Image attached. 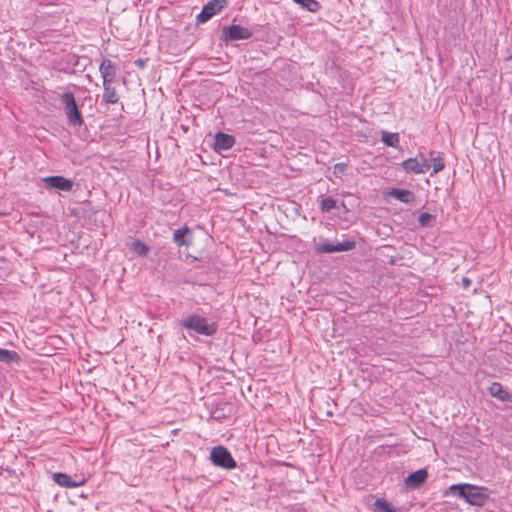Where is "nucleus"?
I'll list each match as a JSON object with an SVG mask.
<instances>
[{
  "label": "nucleus",
  "mask_w": 512,
  "mask_h": 512,
  "mask_svg": "<svg viewBox=\"0 0 512 512\" xmlns=\"http://www.w3.org/2000/svg\"><path fill=\"white\" fill-rule=\"evenodd\" d=\"M452 495L463 498L472 506L482 507L489 500L490 493L488 488L468 483L454 484L449 487Z\"/></svg>",
  "instance_id": "nucleus-1"
},
{
  "label": "nucleus",
  "mask_w": 512,
  "mask_h": 512,
  "mask_svg": "<svg viewBox=\"0 0 512 512\" xmlns=\"http://www.w3.org/2000/svg\"><path fill=\"white\" fill-rule=\"evenodd\" d=\"M180 326L189 332L193 331L203 336H213L218 328L216 322H210L206 317L198 314H189L184 317L180 320Z\"/></svg>",
  "instance_id": "nucleus-2"
},
{
  "label": "nucleus",
  "mask_w": 512,
  "mask_h": 512,
  "mask_svg": "<svg viewBox=\"0 0 512 512\" xmlns=\"http://www.w3.org/2000/svg\"><path fill=\"white\" fill-rule=\"evenodd\" d=\"M61 102L64 105L68 123L73 126H81L83 118L76 104L74 94L72 92L63 93Z\"/></svg>",
  "instance_id": "nucleus-3"
},
{
  "label": "nucleus",
  "mask_w": 512,
  "mask_h": 512,
  "mask_svg": "<svg viewBox=\"0 0 512 512\" xmlns=\"http://www.w3.org/2000/svg\"><path fill=\"white\" fill-rule=\"evenodd\" d=\"M210 459L215 466L224 469H234L237 465L229 450L221 445L212 448Z\"/></svg>",
  "instance_id": "nucleus-4"
},
{
  "label": "nucleus",
  "mask_w": 512,
  "mask_h": 512,
  "mask_svg": "<svg viewBox=\"0 0 512 512\" xmlns=\"http://www.w3.org/2000/svg\"><path fill=\"white\" fill-rule=\"evenodd\" d=\"M400 165L406 173L414 174H424L431 168L429 160L422 153L404 160Z\"/></svg>",
  "instance_id": "nucleus-5"
},
{
  "label": "nucleus",
  "mask_w": 512,
  "mask_h": 512,
  "mask_svg": "<svg viewBox=\"0 0 512 512\" xmlns=\"http://www.w3.org/2000/svg\"><path fill=\"white\" fill-rule=\"evenodd\" d=\"M253 35V32L241 25H230V26H224L222 28V36L221 39L224 42H231L236 40H246L251 38Z\"/></svg>",
  "instance_id": "nucleus-6"
},
{
  "label": "nucleus",
  "mask_w": 512,
  "mask_h": 512,
  "mask_svg": "<svg viewBox=\"0 0 512 512\" xmlns=\"http://www.w3.org/2000/svg\"><path fill=\"white\" fill-rule=\"evenodd\" d=\"M227 6V0H211L204 5L202 11L197 15V21L199 23H205Z\"/></svg>",
  "instance_id": "nucleus-7"
},
{
  "label": "nucleus",
  "mask_w": 512,
  "mask_h": 512,
  "mask_svg": "<svg viewBox=\"0 0 512 512\" xmlns=\"http://www.w3.org/2000/svg\"><path fill=\"white\" fill-rule=\"evenodd\" d=\"M99 72L103 82H115L117 65L108 58H103L99 66Z\"/></svg>",
  "instance_id": "nucleus-8"
},
{
  "label": "nucleus",
  "mask_w": 512,
  "mask_h": 512,
  "mask_svg": "<svg viewBox=\"0 0 512 512\" xmlns=\"http://www.w3.org/2000/svg\"><path fill=\"white\" fill-rule=\"evenodd\" d=\"M236 142L233 135L218 132L214 136L213 148L216 152L227 151L231 149Z\"/></svg>",
  "instance_id": "nucleus-9"
},
{
  "label": "nucleus",
  "mask_w": 512,
  "mask_h": 512,
  "mask_svg": "<svg viewBox=\"0 0 512 512\" xmlns=\"http://www.w3.org/2000/svg\"><path fill=\"white\" fill-rule=\"evenodd\" d=\"M48 188H54L61 191H70L73 187V182L63 176H48L43 179Z\"/></svg>",
  "instance_id": "nucleus-10"
},
{
  "label": "nucleus",
  "mask_w": 512,
  "mask_h": 512,
  "mask_svg": "<svg viewBox=\"0 0 512 512\" xmlns=\"http://www.w3.org/2000/svg\"><path fill=\"white\" fill-rule=\"evenodd\" d=\"M428 478V472L426 469H419L415 472L410 473L405 478V485L407 488L416 489L422 486Z\"/></svg>",
  "instance_id": "nucleus-11"
},
{
  "label": "nucleus",
  "mask_w": 512,
  "mask_h": 512,
  "mask_svg": "<svg viewBox=\"0 0 512 512\" xmlns=\"http://www.w3.org/2000/svg\"><path fill=\"white\" fill-rule=\"evenodd\" d=\"M388 195L390 197H392L402 203H406V204L412 203L416 199L414 192H412L410 190H406V189H400V188H392L388 192Z\"/></svg>",
  "instance_id": "nucleus-12"
},
{
  "label": "nucleus",
  "mask_w": 512,
  "mask_h": 512,
  "mask_svg": "<svg viewBox=\"0 0 512 512\" xmlns=\"http://www.w3.org/2000/svg\"><path fill=\"white\" fill-rule=\"evenodd\" d=\"M489 394L500 401L512 402V394L504 389L501 383L493 382L488 388Z\"/></svg>",
  "instance_id": "nucleus-13"
},
{
  "label": "nucleus",
  "mask_w": 512,
  "mask_h": 512,
  "mask_svg": "<svg viewBox=\"0 0 512 512\" xmlns=\"http://www.w3.org/2000/svg\"><path fill=\"white\" fill-rule=\"evenodd\" d=\"M113 83L114 82H103L102 99L106 104H116L119 101V96Z\"/></svg>",
  "instance_id": "nucleus-14"
},
{
  "label": "nucleus",
  "mask_w": 512,
  "mask_h": 512,
  "mask_svg": "<svg viewBox=\"0 0 512 512\" xmlns=\"http://www.w3.org/2000/svg\"><path fill=\"white\" fill-rule=\"evenodd\" d=\"M429 156L431 162L433 163V174L441 172L445 167L443 153L430 151Z\"/></svg>",
  "instance_id": "nucleus-15"
},
{
  "label": "nucleus",
  "mask_w": 512,
  "mask_h": 512,
  "mask_svg": "<svg viewBox=\"0 0 512 512\" xmlns=\"http://www.w3.org/2000/svg\"><path fill=\"white\" fill-rule=\"evenodd\" d=\"M190 229L185 226L183 228L175 230L173 234V241L179 247L181 246H189L191 243L185 239L187 234H190Z\"/></svg>",
  "instance_id": "nucleus-16"
},
{
  "label": "nucleus",
  "mask_w": 512,
  "mask_h": 512,
  "mask_svg": "<svg viewBox=\"0 0 512 512\" xmlns=\"http://www.w3.org/2000/svg\"><path fill=\"white\" fill-rule=\"evenodd\" d=\"M53 480L55 481V483H57L58 485H60L62 487L73 488V487L77 486V483L74 482L71 479V477L65 473H61V472L54 473Z\"/></svg>",
  "instance_id": "nucleus-17"
},
{
  "label": "nucleus",
  "mask_w": 512,
  "mask_h": 512,
  "mask_svg": "<svg viewBox=\"0 0 512 512\" xmlns=\"http://www.w3.org/2000/svg\"><path fill=\"white\" fill-rule=\"evenodd\" d=\"M381 141L388 147L396 148L399 145L400 137L398 133L383 131L381 135Z\"/></svg>",
  "instance_id": "nucleus-18"
},
{
  "label": "nucleus",
  "mask_w": 512,
  "mask_h": 512,
  "mask_svg": "<svg viewBox=\"0 0 512 512\" xmlns=\"http://www.w3.org/2000/svg\"><path fill=\"white\" fill-rule=\"evenodd\" d=\"M300 5L303 9L316 13L321 9V4L317 0H292Z\"/></svg>",
  "instance_id": "nucleus-19"
},
{
  "label": "nucleus",
  "mask_w": 512,
  "mask_h": 512,
  "mask_svg": "<svg viewBox=\"0 0 512 512\" xmlns=\"http://www.w3.org/2000/svg\"><path fill=\"white\" fill-rule=\"evenodd\" d=\"M19 360L20 357L16 351L0 348V362L9 364Z\"/></svg>",
  "instance_id": "nucleus-20"
},
{
  "label": "nucleus",
  "mask_w": 512,
  "mask_h": 512,
  "mask_svg": "<svg viewBox=\"0 0 512 512\" xmlns=\"http://www.w3.org/2000/svg\"><path fill=\"white\" fill-rule=\"evenodd\" d=\"M374 508L375 511L378 512H399L398 509L394 508L388 501L382 498L376 499Z\"/></svg>",
  "instance_id": "nucleus-21"
},
{
  "label": "nucleus",
  "mask_w": 512,
  "mask_h": 512,
  "mask_svg": "<svg viewBox=\"0 0 512 512\" xmlns=\"http://www.w3.org/2000/svg\"><path fill=\"white\" fill-rule=\"evenodd\" d=\"M131 250H133L139 256H147L149 253V247L139 239L133 240L131 243Z\"/></svg>",
  "instance_id": "nucleus-22"
},
{
  "label": "nucleus",
  "mask_w": 512,
  "mask_h": 512,
  "mask_svg": "<svg viewBox=\"0 0 512 512\" xmlns=\"http://www.w3.org/2000/svg\"><path fill=\"white\" fill-rule=\"evenodd\" d=\"M356 246V242L352 239H346L342 242H338L334 244L335 252H343L350 251L354 249Z\"/></svg>",
  "instance_id": "nucleus-23"
},
{
  "label": "nucleus",
  "mask_w": 512,
  "mask_h": 512,
  "mask_svg": "<svg viewBox=\"0 0 512 512\" xmlns=\"http://www.w3.org/2000/svg\"><path fill=\"white\" fill-rule=\"evenodd\" d=\"M336 206L337 201L332 197H326L320 201V209L322 212H330L331 210L335 209Z\"/></svg>",
  "instance_id": "nucleus-24"
},
{
  "label": "nucleus",
  "mask_w": 512,
  "mask_h": 512,
  "mask_svg": "<svg viewBox=\"0 0 512 512\" xmlns=\"http://www.w3.org/2000/svg\"><path fill=\"white\" fill-rule=\"evenodd\" d=\"M316 252L319 253H335L334 244L328 240H324L316 245Z\"/></svg>",
  "instance_id": "nucleus-25"
},
{
  "label": "nucleus",
  "mask_w": 512,
  "mask_h": 512,
  "mask_svg": "<svg viewBox=\"0 0 512 512\" xmlns=\"http://www.w3.org/2000/svg\"><path fill=\"white\" fill-rule=\"evenodd\" d=\"M435 219L430 213H421L418 217V222L422 227H428L432 225V221Z\"/></svg>",
  "instance_id": "nucleus-26"
},
{
  "label": "nucleus",
  "mask_w": 512,
  "mask_h": 512,
  "mask_svg": "<svg viewBox=\"0 0 512 512\" xmlns=\"http://www.w3.org/2000/svg\"><path fill=\"white\" fill-rule=\"evenodd\" d=\"M346 169H347L346 163H336L333 167L335 174H343V173H345Z\"/></svg>",
  "instance_id": "nucleus-27"
},
{
  "label": "nucleus",
  "mask_w": 512,
  "mask_h": 512,
  "mask_svg": "<svg viewBox=\"0 0 512 512\" xmlns=\"http://www.w3.org/2000/svg\"><path fill=\"white\" fill-rule=\"evenodd\" d=\"M471 285V280L467 277L462 278V286L463 288L467 289Z\"/></svg>",
  "instance_id": "nucleus-28"
},
{
  "label": "nucleus",
  "mask_w": 512,
  "mask_h": 512,
  "mask_svg": "<svg viewBox=\"0 0 512 512\" xmlns=\"http://www.w3.org/2000/svg\"><path fill=\"white\" fill-rule=\"evenodd\" d=\"M0 215H3V214L0 212Z\"/></svg>",
  "instance_id": "nucleus-29"
}]
</instances>
